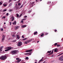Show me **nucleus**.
<instances>
[{
    "mask_svg": "<svg viewBox=\"0 0 63 63\" xmlns=\"http://www.w3.org/2000/svg\"><path fill=\"white\" fill-rule=\"evenodd\" d=\"M17 51L16 50H13L10 52V53L11 54H12V55H16V54Z\"/></svg>",
    "mask_w": 63,
    "mask_h": 63,
    "instance_id": "1",
    "label": "nucleus"
},
{
    "mask_svg": "<svg viewBox=\"0 0 63 63\" xmlns=\"http://www.w3.org/2000/svg\"><path fill=\"white\" fill-rule=\"evenodd\" d=\"M7 58L6 56H2L0 58V59L4 60Z\"/></svg>",
    "mask_w": 63,
    "mask_h": 63,
    "instance_id": "2",
    "label": "nucleus"
},
{
    "mask_svg": "<svg viewBox=\"0 0 63 63\" xmlns=\"http://www.w3.org/2000/svg\"><path fill=\"white\" fill-rule=\"evenodd\" d=\"M18 47H20L22 45V43L21 42H18Z\"/></svg>",
    "mask_w": 63,
    "mask_h": 63,
    "instance_id": "3",
    "label": "nucleus"
},
{
    "mask_svg": "<svg viewBox=\"0 0 63 63\" xmlns=\"http://www.w3.org/2000/svg\"><path fill=\"white\" fill-rule=\"evenodd\" d=\"M21 61V59H19L18 60H17V61H16L15 62L16 63H18L19 62H20Z\"/></svg>",
    "mask_w": 63,
    "mask_h": 63,
    "instance_id": "4",
    "label": "nucleus"
},
{
    "mask_svg": "<svg viewBox=\"0 0 63 63\" xmlns=\"http://www.w3.org/2000/svg\"><path fill=\"white\" fill-rule=\"evenodd\" d=\"M32 51V49H31V50H30L26 51H26L27 52H31Z\"/></svg>",
    "mask_w": 63,
    "mask_h": 63,
    "instance_id": "5",
    "label": "nucleus"
},
{
    "mask_svg": "<svg viewBox=\"0 0 63 63\" xmlns=\"http://www.w3.org/2000/svg\"><path fill=\"white\" fill-rule=\"evenodd\" d=\"M34 2H33L30 5V6H33V4L34 3Z\"/></svg>",
    "mask_w": 63,
    "mask_h": 63,
    "instance_id": "6",
    "label": "nucleus"
},
{
    "mask_svg": "<svg viewBox=\"0 0 63 63\" xmlns=\"http://www.w3.org/2000/svg\"><path fill=\"white\" fill-rule=\"evenodd\" d=\"M12 47H8V51L12 49Z\"/></svg>",
    "mask_w": 63,
    "mask_h": 63,
    "instance_id": "7",
    "label": "nucleus"
},
{
    "mask_svg": "<svg viewBox=\"0 0 63 63\" xmlns=\"http://www.w3.org/2000/svg\"><path fill=\"white\" fill-rule=\"evenodd\" d=\"M19 28V26H16V28H15V30H17L18 28Z\"/></svg>",
    "mask_w": 63,
    "mask_h": 63,
    "instance_id": "8",
    "label": "nucleus"
},
{
    "mask_svg": "<svg viewBox=\"0 0 63 63\" xmlns=\"http://www.w3.org/2000/svg\"><path fill=\"white\" fill-rule=\"evenodd\" d=\"M32 53L31 52H30V53H26L25 54V55H31V54Z\"/></svg>",
    "mask_w": 63,
    "mask_h": 63,
    "instance_id": "9",
    "label": "nucleus"
},
{
    "mask_svg": "<svg viewBox=\"0 0 63 63\" xmlns=\"http://www.w3.org/2000/svg\"><path fill=\"white\" fill-rule=\"evenodd\" d=\"M58 49H55L54 50V51L55 52H58Z\"/></svg>",
    "mask_w": 63,
    "mask_h": 63,
    "instance_id": "10",
    "label": "nucleus"
},
{
    "mask_svg": "<svg viewBox=\"0 0 63 63\" xmlns=\"http://www.w3.org/2000/svg\"><path fill=\"white\" fill-rule=\"evenodd\" d=\"M27 26L26 25H22L21 27L22 28H25Z\"/></svg>",
    "mask_w": 63,
    "mask_h": 63,
    "instance_id": "11",
    "label": "nucleus"
},
{
    "mask_svg": "<svg viewBox=\"0 0 63 63\" xmlns=\"http://www.w3.org/2000/svg\"><path fill=\"white\" fill-rule=\"evenodd\" d=\"M54 51V49L52 50V51L49 54V55H50L51 54H53V53Z\"/></svg>",
    "mask_w": 63,
    "mask_h": 63,
    "instance_id": "12",
    "label": "nucleus"
},
{
    "mask_svg": "<svg viewBox=\"0 0 63 63\" xmlns=\"http://www.w3.org/2000/svg\"><path fill=\"white\" fill-rule=\"evenodd\" d=\"M63 58V56H62L61 58H59V60H62V59Z\"/></svg>",
    "mask_w": 63,
    "mask_h": 63,
    "instance_id": "13",
    "label": "nucleus"
},
{
    "mask_svg": "<svg viewBox=\"0 0 63 63\" xmlns=\"http://www.w3.org/2000/svg\"><path fill=\"white\" fill-rule=\"evenodd\" d=\"M16 37L18 39H20V37L19 35H16Z\"/></svg>",
    "mask_w": 63,
    "mask_h": 63,
    "instance_id": "14",
    "label": "nucleus"
},
{
    "mask_svg": "<svg viewBox=\"0 0 63 63\" xmlns=\"http://www.w3.org/2000/svg\"><path fill=\"white\" fill-rule=\"evenodd\" d=\"M28 43H29L28 42V40H27V41H26L25 42V44H27Z\"/></svg>",
    "mask_w": 63,
    "mask_h": 63,
    "instance_id": "15",
    "label": "nucleus"
},
{
    "mask_svg": "<svg viewBox=\"0 0 63 63\" xmlns=\"http://www.w3.org/2000/svg\"><path fill=\"white\" fill-rule=\"evenodd\" d=\"M12 5V3H11L10 4H9V7H10Z\"/></svg>",
    "mask_w": 63,
    "mask_h": 63,
    "instance_id": "16",
    "label": "nucleus"
},
{
    "mask_svg": "<svg viewBox=\"0 0 63 63\" xmlns=\"http://www.w3.org/2000/svg\"><path fill=\"white\" fill-rule=\"evenodd\" d=\"M16 24V21H14V22L13 23V24L14 25Z\"/></svg>",
    "mask_w": 63,
    "mask_h": 63,
    "instance_id": "17",
    "label": "nucleus"
},
{
    "mask_svg": "<svg viewBox=\"0 0 63 63\" xmlns=\"http://www.w3.org/2000/svg\"><path fill=\"white\" fill-rule=\"evenodd\" d=\"M12 21H14V17L13 16H12Z\"/></svg>",
    "mask_w": 63,
    "mask_h": 63,
    "instance_id": "18",
    "label": "nucleus"
},
{
    "mask_svg": "<svg viewBox=\"0 0 63 63\" xmlns=\"http://www.w3.org/2000/svg\"><path fill=\"white\" fill-rule=\"evenodd\" d=\"M43 61V60L42 59H41L39 61V63L40 62H41Z\"/></svg>",
    "mask_w": 63,
    "mask_h": 63,
    "instance_id": "19",
    "label": "nucleus"
},
{
    "mask_svg": "<svg viewBox=\"0 0 63 63\" xmlns=\"http://www.w3.org/2000/svg\"><path fill=\"white\" fill-rule=\"evenodd\" d=\"M52 51V50H51L50 51H48V52H47V53H51V52Z\"/></svg>",
    "mask_w": 63,
    "mask_h": 63,
    "instance_id": "20",
    "label": "nucleus"
},
{
    "mask_svg": "<svg viewBox=\"0 0 63 63\" xmlns=\"http://www.w3.org/2000/svg\"><path fill=\"white\" fill-rule=\"evenodd\" d=\"M37 33V32H35L34 33V35L36 34Z\"/></svg>",
    "mask_w": 63,
    "mask_h": 63,
    "instance_id": "21",
    "label": "nucleus"
},
{
    "mask_svg": "<svg viewBox=\"0 0 63 63\" xmlns=\"http://www.w3.org/2000/svg\"><path fill=\"white\" fill-rule=\"evenodd\" d=\"M27 39V38H25L24 39H23V41H24L25 40H26V39Z\"/></svg>",
    "mask_w": 63,
    "mask_h": 63,
    "instance_id": "22",
    "label": "nucleus"
},
{
    "mask_svg": "<svg viewBox=\"0 0 63 63\" xmlns=\"http://www.w3.org/2000/svg\"><path fill=\"white\" fill-rule=\"evenodd\" d=\"M2 50V49H1V48L0 47V52H1Z\"/></svg>",
    "mask_w": 63,
    "mask_h": 63,
    "instance_id": "23",
    "label": "nucleus"
},
{
    "mask_svg": "<svg viewBox=\"0 0 63 63\" xmlns=\"http://www.w3.org/2000/svg\"><path fill=\"white\" fill-rule=\"evenodd\" d=\"M44 35V34L43 33L41 35V37H42Z\"/></svg>",
    "mask_w": 63,
    "mask_h": 63,
    "instance_id": "24",
    "label": "nucleus"
},
{
    "mask_svg": "<svg viewBox=\"0 0 63 63\" xmlns=\"http://www.w3.org/2000/svg\"><path fill=\"white\" fill-rule=\"evenodd\" d=\"M31 41V39L28 40V42H30Z\"/></svg>",
    "mask_w": 63,
    "mask_h": 63,
    "instance_id": "25",
    "label": "nucleus"
},
{
    "mask_svg": "<svg viewBox=\"0 0 63 63\" xmlns=\"http://www.w3.org/2000/svg\"><path fill=\"white\" fill-rule=\"evenodd\" d=\"M7 5L6 4H4L3 5V6L4 7H6Z\"/></svg>",
    "mask_w": 63,
    "mask_h": 63,
    "instance_id": "26",
    "label": "nucleus"
},
{
    "mask_svg": "<svg viewBox=\"0 0 63 63\" xmlns=\"http://www.w3.org/2000/svg\"><path fill=\"white\" fill-rule=\"evenodd\" d=\"M57 43H56L54 44V46H57Z\"/></svg>",
    "mask_w": 63,
    "mask_h": 63,
    "instance_id": "27",
    "label": "nucleus"
},
{
    "mask_svg": "<svg viewBox=\"0 0 63 63\" xmlns=\"http://www.w3.org/2000/svg\"><path fill=\"white\" fill-rule=\"evenodd\" d=\"M7 11V9H5L4 10H3V12H4L6 11Z\"/></svg>",
    "mask_w": 63,
    "mask_h": 63,
    "instance_id": "28",
    "label": "nucleus"
},
{
    "mask_svg": "<svg viewBox=\"0 0 63 63\" xmlns=\"http://www.w3.org/2000/svg\"><path fill=\"white\" fill-rule=\"evenodd\" d=\"M9 51V50H8V49H6V50H5V51H6V52L7 51Z\"/></svg>",
    "mask_w": 63,
    "mask_h": 63,
    "instance_id": "29",
    "label": "nucleus"
},
{
    "mask_svg": "<svg viewBox=\"0 0 63 63\" xmlns=\"http://www.w3.org/2000/svg\"><path fill=\"white\" fill-rule=\"evenodd\" d=\"M51 1H48V4H50L51 3Z\"/></svg>",
    "mask_w": 63,
    "mask_h": 63,
    "instance_id": "30",
    "label": "nucleus"
},
{
    "mask_svg": "<svg viewBox=\"0 0 63 63\" xmlns=\"http://www.w3.org/2000/svg\"><path fill=\"white\" fill-rule=\"evenodd\" d=\"M2 3L1 2H0V5H1L2 4Z\"/></svg>",
    "mask_w": 63,
    "mask_h": 63,
    "instance_id": "31",
    "label": "nucleus"
},
{
    "mask_svg": "<svg viewBox=\"0 0 63 63\" xmlns=\"http://www.w3.org/2000/svg\"><path fill=\"white\" fill-rule=\"evenodd\" d=\"M60 46H61L60 45H57V47H60Z\"/></svg>",
    "mask_w": 63,
    "mask_h": 63,
    "instance_id": "32",
    "label": "nucleus"
},
{
    "mask_svg": "<svg viewBox=\"0 0 63 63\" xmlns=\"http://www.w3.org/2000/svg\"><path fill=\"white\" fill-rule=\"evenodd\" d=\"M16 40H15L13 41V42H16Z\"/></svg>",
    "mask_w": 63,
    "mask_h": 63,
    "instance_id": "33",
    "label": "nucleus"
},
{
    "mask_svg": "<svg viewBox=\"0 0 63 63\" xmlns=\"http://www.w3.org/2000/svg\"><path fill=\"white\" fill-rule=\"evenodd\" d=\"M21 5V3H18V6H20Z\"/></svg>",
    "mask_w": 63,
    "mask_h": 63,
    "instance_id": "34",
    "label": "nucleus"
},
{
    "mask_svg": "<svg viewBox=\"0 0 63 63\" xmlns=\"http://www.w3.org/2000/svg\"><path fill=\"white\" fill-rule=\"evenodd\" d=\"M2 38H5V36L4 35H3L2 36Z\"/></svg>",
    "mask_w": 63,
    "mask_h": 63,
    "instance_id": "35",
    "label": "nucleus"
},
{
    "mask_svg": "<svg viewBox=\"0 0 63 63\" xmlns=\"http://www.w3.org/2000/svg\"><path fill=\"white\" fill-rule=\"evenodd\" d=\"M23 6V5H21V6L20 7V8H22V7Z\"/></svg>",
    "mask_w": 63,
    "mask_h": 63,
    "instance_id": "36",
    "label": "nucleus"
},
{
    "mask_svg": "<svg viewBox=\"0 0 63 63\" xmlns=\"http://www.w3.org/2000/svg\"><path fill=\"white\" fill-rule=\"evenodd\" d=\"M26 18H24V19H22V20H26Z\"/></svg>",
    "mask_w": 63,
    "mask_h": 63,
    "instance_id": "37",
    "label": "nucleus"
},
{
    "mask_svg": "<svg viewBox=\"0 0 63 63\" xmlns=\"http://www.w3.org/2000/svg\"><path fill=\"white\" fill-rule=\"evenodd\" d=\"M15 36V35H12V37H14Z\"/></svg>",
    "mask_w": 63,
    "mask_h": 63,
    "instance_id": "38",
    "label": "nucleus"
},
{
    "mask_svg": "<svg viewBox=\"0 0 63 63\" xmlns=\"http://www.w3.org/2000/svg\"><path fill=\"white\" fill-rule=\"evenodd\" d=\"M1 30L2 31H3V29L2 28L1 29Z\"/></svg>",
    "mask_w": 63,
    "mask_h": 63,
    "instance_id": "39",
    "label": "nucleus"
},
{
    "mask_svg": "<svg viewBox=\"0 0 63 63\" xmlns=\"http://www.w3.org/2000/svg\"><path fill=\"white\" fill-rule=\"evenodd\" d=\"M16 16L17 17H18L19 16V15L18 14Z\"/></svg>",
    "mask_w": 63,
    "mask_h": 63,
    "instance_id": "40",
    "label": "nucleus"
},
{
    "mask_svg": "<svg viewBox=\"0 0 63 63\" xmlns=\"http://www.w3.org/2000/svg\"><path fill=\"white\" fill-rule=\"evenodd\" d=\"M21 0H19L18 1H17L18 3H19L20 1Z\"/></svg>",
    "mask_w": 63,
    "mask_h": 63,
    "instance_id": "41",
    "label": "nucleus"
},
{
    "mask_svg": "<svg viewBox=\"0 0 63 63\" xmlns=\"http://www.w3.org/2000/svg\"><path fill=\"white\" fill-rule=\"evenodd\" d=\"M28 58H28V57H26V58H25V59H28Z\"/></svg>",
    "mask_w": 63,
    "mask_h": 63,
    "instance_id": "42",
    "label": "nucleus"
},
{
    "mask_svg": "<svg viewBox=\"0 0 63 63\" xmlns=\"http://www.w3.org/2000/svg\"><path fill=\"white\" fill-rule=\"evenodd\" d=\"M4 38H2V41H3L4 40Z\"/></svg>",
    "mask_w": 63,
    "mask_h": 63,
    "instance_id": "43",
    "label": "nucleus"
},
{
    "mask_svg": "<svg viewBox=\"0 0 63 63\" xmlns=\"http://www.w3.org/2000/svg\"><path fill=\"white\" fill-rule=\"evenodd\" d=\"M22 14L20 15L19 16V17H20L21 16H22Z\"/></svg>",
    "mask_w": 63,
    "mask_h": 63,
    "instance_id": "44",
    "label": "nucleus"
},
{
    "mask_svg": "<svg viewBox=\"0 0 63 63\" xmlns=\"http://www.w3.org/2000/svg\"><path fill=\"white\" fill-rule=\"evenodd\" d=\"M34 40V39L33 38H32V39H31V41L33 40Z\"/></svg>",
    "mask_w": 63,
    "mask_h": 63,
    "instance_id": "45",
    "label": "nucleus"
},
{
    "mask_svg": "<svg viewBox=\"0 0 63 63\" xmlns=\"http://www.w3.org/2000/svg\"><path fill=\"white\" fill-rule=\"evenodd\" d=\"M9 15V13H7V14H6V16H8Z\"/></svg>",
    "mask_w": 63,
    "mask_h": 63,
    "instance_id": "46",
    "label": "nucleus"
},
{
    "mask_svg": "<svg viewBox=\"0 0 63 63\" xmlns=\"http://www.w3.org/2000/svg\"><path fill=\"white\" fill-rule=\"evenodd\" d=\"M3 48V46H1V48H1V49H2Z\"/></svg>",
    "mask_w": 63,
    "mask_h": 63,
    "instance_id": "47",
    "label": "nucleus"
},
{
    "mask_svg": "<svg viewBox=\"0 0 63 63\" xmlns=\"http://www.w3.org/2000/svg\"><path fill=\"white\" fill-rule=\"evenodd\" d=\"M5 17L4 16H3V17H2V18H5Z\"/></svg>",
    "mask_w": 63,
    "mask_h": 63,
    "instance_id": "48",
    "label": "nucleus"
},
{
    "mask_svg": "<svg viewBox=\"0 0 63 63\" xmlns=\"http://www.w3.org/2000/svg\"><path fill=\"white\" fill-rule=\"evenodd\" d=\"M16 60H18L19 59L17 58H16Z\"/></svg>",
    "mask_w": 63,
    "mask_h": 63,
    "instance_id": "49",
    "label": "nucleus"
},
{
    "mask_svg": "<svg viewBox=\"0 0 63 63\" xmlns=\"http://www.w3.org/2000/svg\"><path fill=\"white\" fill-rule=\"evenodd\" d=\"M57 30H55L54 31V32H56L57 31Z\"/></svg>",
    "mask_w": 63,
    "mask_h": 63,
    "instance_id": "50",
    "label": "nucleus"
},
{
    "mask_svg": "<svg viewBox=\"0 0 63 63\" xmlns=\"http://www.w3.org/2000/svg\"><path fill=\"white\" fill-rule=\"evenodd\" d=\"M27 17V16H25L24 17V18H26Z\"/></svg>",
    "mask_w": 63,
    "mask_h": 63,
    "instance_id": "51",
    "label": "nucleus"
},
{
    "mask_svg": "<svg viewBox=\"0 0 63 63\" xmlns=\"http://www.w3.org/2000/svg\"><path fill=\"white\" fill-rule=\"evenodd\" d=\"M22 37L23 38H24V37L23 35L22 36Z\"/></svg>",
    "mask_w": 63,
    "mask_h": 63,
    "instance_id": "52",
    "label": "nucleus"
},
{
    "mask_svg": "<svg viewBox=\"0 0 63 63\" xmlns=\"http://www.w3.org/2000/svg\"><path fill=\"white\" fill-rule=\"evenodd\" d=\"M10 25H11L12 24V22H10Z\"/></svg>",
    "mask_w": 63,
    "mask_h": 63,
    "instance_id": "53",
    "label": "nucleus"
},
{
    "mask_svg": "<svg viewBox=\"0 0 63 63\" xmlns=\"http://www.w3.org/2000/svg\"><path fill=\"white\" fill-rule=\"evenodd\" d=\"M12 10H9V11L12 12Z\"/></svg>",
    "mask_w": 63,
    "mask_h": 63,
    "instance_id": "54",
    "label": "nucleus"
},
{
    "mask_svg": "<svg viewBox=\"0 0 63 63\" xmlns=\"http://www.w3.org/2000/svg\"><path fill=\"white\" fill-rule=\"evenodd\" d=\"M5 49H8V47H6V48H5Z\"/></svg>",
    "mask_w": 63,
    "mask_h": 63,
    "instance_id": "55",
    "label": "nucleus"
},
{
    "mask_svg": "<svg viewBox=\"0 0 63 63\" xmlns=\"http://www.w3.org/2000/svg\"><path fill=\"white\" fill-rule=\"evenodd\" d=\"M48 34V33H46V35H47V34Z\"/></svg>",
    "mask_w": 63,
    "mask_h": 63,
    "instance_id": "56",
    "label": "nucleus"
},
{
    "mask_svg": "<svg viewBox=\"0 0 63 63\" xmlns=\"http://www.w3.org/2000/svg\"><path fill=\"white\" fill-rule=\"evenodd\" d=\"M32 14H33L32 15V16H33V15H34L35 14L34 13H33Z\"/></svg>",
    "mask_w": 63,
    "mask_h": 63,
    "instance_id": "57",
    "label": "nucleus"
},
{
    "mask_svg": "<svg viewBox=\"0 0 63 63\" xmlns=\"http://www.w3.org/2000/svg\"><path fill=\"white\" fill-rule=\"evenodd\" d=\"M15 7L17 9V6H15Z\"/></svg>",
    "mask_w": 63,
    "mask_h": 63,
    "instance_id": "58",
    "label": "nucleus"
},
{
    "mask_svg": "<svg viewBox=\"0 0 63 63\" xmlns=\"http://www.w3.org/2000/svg\"><path fill=\"white\" fill-rule=\"evenodd\" d=\"M39 42V41H38L37 42V43H38Z\"/></svg>",
    "mask_w": 63,
    "mask_h": 63,
    "instance_id": "59",
    "label": "nucleus"
},
{
    "mask_svg": "<svg viewBox=\"0 0 63 63\" xmlns=\"http://www.w3.org/2000/svg\"><path fill=\"white\" fill-rule=\"evenodd\" d=\"M61 55V54H60L58 56H60Z\"/></svg>",
    "mask_w": 63,
    "mask_h": 63,
    "instance_id": "60",
    "label": "nucleus"
},
{
    "mask_svg": "<svg viewBox=\"0 0 63 63\" xmlns=\"http://www.w3.org/2000/svg\"><path fill=\"white\" fill-rule=\"evenodd\" d=\"M21 22L23 23V21H21Z\"/></svg>",
    "mask_w": 63,
    "mask_h": 63,
    "instance_id": "61",
    "label": "nucleus"
},
{
    "mask_svg": "<svg viewBox=\"0 0 63 63\" xmlns=\"http://www.w3.org/2000/svg\"><path fill=\"white\" fill-rule=\"evenodd\" d=\"M46 62V61H45L44 62H43V63H46L47 62L45 63Z\"/></svg>",
    "mask_w": 63,
    "mask_h": 63,
    "instance_id": "62",
    "label": "nucleus"
},
{
    "mask_svg": "<svg viewBox=\"0 0 63 63\" xmlns=\"http://www.w3.org/2000/svg\"><path fill=\"white\" fill-rule=\"evenodd\" d=\"M63 54V53H62L61 54V55H62Z\"/></svg>",
    "mask_w": 63,
    "mask_h": 63,
    "instance_id": "63",
    "label": "nucleus"
},
{
    "mask_svg": "<svg viewBox=\"0 0 63 63\" xmlns=\"http://www.w3.org/2000/svg\"><path fill=\"white\" fill-rule=\"evenodd\" d=\"M61 61H63V59H62L61 60Z\"/></svg>",
    "mask_w": 63,
    "mask_h": 63,
    "instance_id": "64",
    "label": "nucleus"
}]
</instances>
